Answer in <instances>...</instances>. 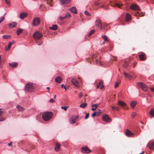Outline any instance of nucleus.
<instances>
[{
  "label": "nucleus",
  "mask_w": 154,
  "mask_h": 154,
  "mask_svg": "<svg viewBox=\"0 0 154 154\" xmlns=\"http://www.w3.org/2000/svg\"><path fill=\"white\" fill-rule=\"evenodd\" d=\"M110 4L112 6L115 7L117 6L119 8H121V6L123 5V4L121 2L117 3V2H113L111 3Z\"/></svg>",
  "instance_id": "nucleus-11"
},
{
  "label": "nucleus",
  "mask_w": 154,
  "mask_h": 154,
  "mask_svg": "<svg viewBox=\"0 0 154 154\" xmlns=\"http://www.w3.org/2000/svg\"><path fill=\"white\" fill-rule=\"evenodd\" d=\"M70 0H60V2L62 5L66 4L69 3Z\"/></svg>",
  "instance_id": "nucleus-25"
},
{
  "label": "nucleus",
  "mask_w": 154,
  "mask_h": 154,
  "mask_svg": "<svg viewBox=\"0 0 154 154\" xmlns=\"http://www.w3.org/2000/svg\"><path fill=\"white\" fill-rule=\"evenodd\" d=\"M118 85H119L118 83L117 82H116L115 83V88H117L118 86Z\"/></svg>",
  "instance_id": "nucleus-49"
},
{
  "label": "nucleus",
  "mask_w": 154,
  "mask_h": 154,
  "mask_svg": "<svg viewBox=\"0 0 154 154\" xmlns=\"http://www.w3.org/2000/svg\"><path fill=\"white\" fill-rule=\"evenodd\" d=\"M2 61H1V57L0 55V64L1 63Z\"/></svg>",
  "instance_id": "nucleus-62"
},
{
  "label": "nucleus",
  "mask_w": 154,
  "mask_h": 154,
  "mask_svg": "<svg viewBox=\"0 0 154 154\" xmlns=\"http://www.w3.org/2000/svg\"><path fill=\"white\" fill-rule=\"evenodd\" d=\"M89 114L88 113H87L86 116H85V119H88V116H89Z\"/></svg>",
  "instance_id": "nucleus-53"
},
{
  "label": "nucleus",
  "mask_w": 154,
  "mask_h": 154,
  "mask_svg": "<svg viewBox=\"0 0 154 154\" xmlns=\"http://www.w3.org/2000/svg\"><path fill=\"white\" fill-rule=\"evenodd\" d=\"M128 65V62H125L123 64V66L124 68H126Z\"/></svg>",
  "instance_id": "nucleus-44"
},
{
  "label": "nucleus",
  "mask_w": 154,
  "mask_h": 154,
  "mask_svg": "<svg viewBox=\"0 0 154 154\" xmlns=\"http://www.w3.org/2000/svg\"><path fill=\"white\" fill-rule=\"evenodd\" d=\"M85 13L86 15H89V13L87 11H85Z\"/></svg>",
  "instance_id": "nucleus-50"
},
{
  "label": "nucleus",
  "mask_w": 154,
  "mask_h": 154,
  "mask_svg": "<svg viewBox=\"0 0 154 154\" xmlns=\"http://www.w3.org/2000/svg\"><path fill=\"white\" fill-rule=\"evenodd\" d=\"M68 106H62L61 107V109H63L65 111H66L67 109V108Z\"/></svg>",
  "instance_id": "nucleus-47"
},
{
  "label": "nucleus",
  "mask_w": 154,
  "mask_h": 154,
  "mask_svg": "<svg viewBox=\"0 0 154 154\" xmlns=\"http://www.w3.org/2000/svg\"><path fill=\"white\" fill-rule=\"evenodd\" d=\"M5 120V119L4 118H2V119H0V122H1L3 121H4Z\"/></svg>",
  "instance_id": "nucleus-57"
},
{
  "label": "nucleus",
  "mask_w": 154,
  "mask_h": 154,
  "mask_svg": "<svg viewBox=\"0 0 154 154\" xmlns=\"http://www.w3.org/2000/svg\"><path fill=\"white\" fill-rule=\"evenodd\" d=\"M138 86L141 88L144 91H147V88L146 84L142 82H139L137 83Z\"/></svg>",
  "instance_id": "nucleus-4"
},
{
  "label": "nucleus",
  "mask_w": 154,
  "mask_h": 154,
  "mask_svg": "<svg viewBox=\"0 0 154 154\" xmlns=\"http://www.w3.org/2000/svg\"><path fill=\"white\" fill-rule=\"evenodd\" d=\"M145 14V13H139V12H138L137 13H136V14L137 16H143Z\"/></svg>",
  "instance_id": "nucleus-35"
},
{
  "label": "nucleus",
  "mask_w": 154,
  "mask_h": 154,
  "mask_svg": "<svg viewBox=\"0 0 154 154\" xmlns=\"http://www.w3.org/2000/svg\"><path fill=\"white\" fill-rule=\"evenodd\" d=\"M71 82L72 84L75 86L76 87H79V86L78 82L75 79H71Z\"/></svg>",
  "instance_id": "nucleus-14"
},
{
  "label": "nucleus",
  "mask_w": 154,
  "mask_h": 154,
  "mask_svg": "<svg viewBox=\"0 0 154 154\" xmlns=\"http://www.w3.org/2000/svg\"><path fill=\"white\" fill-rule=\"evenodd\" d=\"M5 2L8 5H9L10 4V2L9 0H5Z\"/></svg>",
  "instance_id": "nucleus-51"
},
{
  "label": "nucleus",
  "mask_w": 154,
  "mask_h": 154,
  "mask_svg": "<svg viewBox=\"0 0 154 154\" xmlns=\"http://www.w3.org/2000/svg\"><path fill=\"white\" fill-rule=\"evenodd\" d=\"M42 36V34L38 31H36L33 35V38L35 39H40Z\"/></svg>",
  "instance_id": "nucleus-3"
},
{
  "label": "nucleus",
  "mask_w": 154,
  "mask_h": 154,
  "mask_svg": "<svg viewBox=\"0 0 154 154\" xmlns=\"http://www.w3.org/2000/svg\"><path fill=\"white\" fill-rule=\"evenodd\" d=\"M40 20L38 17L35 18L33 20V24L34 26H37L40 23Z\"/></svg>",
  "instance_id": "nucleus-8"
},
{
  "label": "nucleus",
  "mask_w": 154,
  "mask_h": 154,
  "mask_svg": "<svg viewBox=\"0 0 154 154\" xmlns=\"http://www.w3.org/2000/svg\"><path fill=\"white\" fill-rule=\"evenodd\" d=\"M149 114L150 115L152 116H154V110L151 109L149 112Z\"/></svg>",
  "instance_id": "nucleus-36"
},
{
  "label": "nucleus",
  "mask_w": 154,
  "mask_h": 154,
  "mask_svg": "<svg viewBox=\"0 0 154 154\" xmlns=\"http://www.w3.org/2000/svg\"><path fill=\"white\" fill-rule=\"evenodd\" d=\"M64 18H65V17H60V19L61 20H63Z\"/></svg>",
  "instance_id": "nucleus-58"
},
{
  "label": "nucleus",
  "mask_w": 154,
  "mask_h": 154,
  "mask_svg": "<svg viewBox=\"0 0 154 154\" xmlns=\"http://www.w3.org/2000/svg\"><path fill=\"white\" fill-rule=\"evenodd\" d=\"M96 116H97V112H95L94 113H93L92 115V117H95Z\"/></svg>",
  "instance_id": "nucleus-48"
},
{
  "label": "nucleus",
  "mask_w": 154,
  "mask_h": 154,
  "mask_svg": "<svg viewBox=\"0 0 154 154\" xmlns=\"http://www.w3.org/2000/svg\"><path fill=\"white\" fill-rule=\"evenodd\" d=\"M105 42L103 41V42H101L100 43V45H103V44H104V43Z\"/></svg>",
  "instance_id": "nucleus-59"
},
{
  "label": "nucleus",
  "mask_w": 154,
  "mask_h": 154,
  "mask_svg": "<svg viewBox=\"0 0 154 154\" xmlns=\"http://www.w3.org/2000/svg\"><path fill=\"white\" fill-rule=\"evenodd\" d=\"M71 15L69 13H67L66 14L65 17L66 18H68L71 17Z\"/></svg>",
  "instance_id": "nucleus-42"
},
{
  "label": "nucleus",
  "mask_w": 154,
  "mask_h": 154,
  "mask_svg": "<svg viewBox=\"0 0 154 154\" xmlns=\"http://www.w3.org/2000/svg\"><path fill=\"white\" fill-rule=\"evenodd\" d=\"M42 42H40L39 44H38V45H40L42 44Z\"/></svg>",
  "instance_id": "nucleus-63"
},
{
  "label": "nucleus",
  "mask_w": 154,
  "mask_h": 154,
  "mask_svg": "<svg viewBox=\"0 0 154 154\" xmlns=\"http://www.w3.org/2000/svg\"><path fill=\"white\" fill-rule=\"evenodd\" d=\"M50 102L51 103H53L54 102V100L53 99H51L50 100Z\"/></svg>",
  "instance_id": "nucleus-52"
},
{
  "label": "nucleus",
  "mask_w": 154,
  "mask_h": 154,
  "mask_svg": "<svg viewBox=\"0 0 154 154\" xmlns=\"http://www.w3.org/2000/svg\"><path fill=\"white\" fill-rule=\"evenodd\" d=\"M148 147L152 150L154 149V141L148 145Z\"/></svg>",
  "instance_id": "nucleus-30"
},
{
  "label": "nucleus",
  "mask_w": 154,
  "mask_h": 154,
  "mask_svg": "<svg viewBox=\"0 0 154 154\" xmlns=\"http://www.w3.org/2000/svg\"><path fill=\"white\" fill-rule=\"evenodd\" d=\"M96 112H97V115H100L102 113V111L100 109H98V110Z\"/></svg>",
  "instance_id": "nucleus-40"
},
{
  "label": "nucleus",
  "mask_w": 154,
  "mask_h": 154,
  "mask_svg": "<svg viewBox=\"0 0 154 154\" xmlns=\"http://www.w3.org/2000/svg\"><path fill=\"white\" fill-rule=\"evenodd\" d=\"M95 32L94 30H92L88 34V36L90 37L92 34L94 33Z\"/></svg>",
  "instance_id": "nucleus-43"
},
{
  "label": "nucleus",
  "mask_w": 154,
  "mask_h": 154,
  "mask_svg": "<svg viewBox=\"0 0 154 154\" xmlns=\"http://www.w3.org/2000/svg\"><path fill=\"white\" fill-rule=\"evenodd\" d=\"M34 88H35L33 85V83L32 82H29L25 86V90L28 92H32Z\"/></svg>",
  "instance_id": "nucleus-2"
},
{
  "label": "nucleus",
  "mask_w": 154,
  "mask_h": 154,
  "mask_svg": "<svg viewBox=\"0 0 154 154\" xmlns=\"http://www.w3.org/2000/svg\"><path fill=\"white\" fill-rule=\"evenodd\" d=\"M17 23L15 22H12L8 24L9 27L11 28H12L15 27Z\"/></svg>",
  "instance_id": "nucleus-17"
},
{
  "label": "nucleus",
  "mask_w": 154,
  "mask_h": 154,
  "mask_svg": "<svg viewBox=\"0 0 154 154\" xmlns=\"http://www.w3.org/2000/svg\"><path fill=\"white\" fill-rule=\"evenodd\" d=\"M53 113L51 112H44L42 116V119L45 121H48L51 118Z\"/></svg>",
  "instance_id": "nucleus-1"
},
{
  "label": "nucleus",
  "mask_w": 154,
  "mask_h": 154,
  "mask_svg": "<svg viewBox=\"0 0 154 154\" xmlns=\"http://www.w3.org/2000/svg\"><path fill=\"white\" fill-rule=\"evenodd\" d=\"M79 118L78 115L74 116H72L69 119V123L70 124H73L76 122V119Z\"/></svg>",
  "instance_id": "nucleus-5"
},
{
  "label": "nucleus",
  "mask_w": 154,
  "mask_h": 154,
  "mask_svg": "<svg viewBox=\"0 0 154 154\" xmlns=\"http://www.w3.org/2000/svg\"><path fill=\"white\" fill-rule=\"evenodd\" d=\"M2 109H0V116H2V114L3 112L2 111Z\"/></svg>",
  "instance_id": "nucleus-54"
},
{
  "label": "nucleus",
  "mask_w": 154,
  "mask_h": 154,
  "mask_svg": "<svg viewBox=\"0 0 154 154\" xmlns=\"http://www.w3.org/2000/svg\"><path fill=\"white\" fill-rule=\"evenodd\" d=\"M83 96V95H82V93H80L79 95V98H81Z\"/></svg>",
  "instance_id": "nucleus-56"
},
{
  "label": "nucleus",
  "mask_w": 154,
  "mask_h": 154,
  "mask_svg": "<svg viewBox=\"0 0 154 154\" xmlns=\"http://www.w3.org/2000/svg\"><path fill=\"white\" fill-rule=\"evenodd\" d=\"M23 31V29L19 28L17 31L16 32L17 35H19L20 33H21Z\"/></svg>",
  "instance_id": "nucleus-34"
},
{
  "label": "nucleus",
  "mask_w": 154,
  "mask_h": 154,
  "mask_svg": "<svg viewBox=\"0 0 154 154\" xmlns=\"http://www.w3.org/2000/svg\"><path fill=\"white\" fill-rule=\"evenodd\" d=\"M62 79L60 76L57 77L55 79V81L56 82L60 83L61 82Z\"/></svg>",
  "instance_id": "nucleus-28"
},
{
  "label": "nucleus",
  "mask_w": 154,
  "mask_h": 154,
  "mask_svg": "<svg viewBox=\"0 0 154 154\" xmlns=\"http://www.w3.org/2000/svg\"><path fill=\"white\" fill-rule=\"evenodd\" d=\"M61 145L58 143H57L54 148L55 150L56 151H58L60 150V146Z\"/></svg>",
  "instance_id": "nucleus-16"
},
{
  "label": "nucleus",
  "mask_w": 154,
  "mask_h": 154,
  "mask_svg": "<svg viewBox=\"0 0 154 154\" xmlns=\"http://www.w3.org/2000/svg\"><path fill=\"white\" fill-rule=\"evenodd\" d=\"M112 108L113 110H119V108L117 106H112Z\"/></svg>",
  "instance_id": "nucleus-37"
},
{
  "label": "nucleus",
  "mask_w": 154,
  "mask_h": 154,
  "mask_svg": "<svg viewBox=\"0 0 154 154\" xmlns=\"http://www.w3.org/2000/svg\"><path fill=\"white\" fill-rule=\"evenodd\" d=\"M16 108L18 109V111L23 112L24 110V108L19 105H17Z\"/></svg>",
  "instance_id": "nucleus-21"
},
{
  "label": "nucleus",
  "mask_w": 154,
  "mask_h": 154,
  "mask_svg": "<svg viewBox=\"0 0 154 154\" xmlns=\"http://www.w3.org/2000/svg\"><path fill=\"white\" fill-rule=\"evenodd\" d=\"M100 4V3H98V2H95L94 4V6H94V8L95 9H97L98 8H96V7H95V6H97L98 5H99Z\"/></svg>",
  "instance_id": "nucleus-41"
},
{
  "label": "nucleus",
  "mask_w": 154,
  "mask_h": 154,
  "mask_svg": "<svg viewBox=\"0 0 154 154\" xmlns=\"http://www.w3.org/2000/svg\"><path fill=\"white\" fill-rule=\"evenodd\" d=\"M108 5L107 4H106L105 3H104L103 5H100V8H104L106 9H108Z\"/></svg>",
  "instance_id": "nucleus-29"
},
{
  "label": "nucleus",
  "mask_w": 154,
  "mask_h": 154,
  "mask_svg": "<svg viewBox=\"0 0 154 154\" xmlns=\"http://www.w3.org/2000/svg\"><path fill=\"white\" fill-rule=\"evenodd\" d=\"M81 151L84 153H89L91 152V150L88 149L87 147L85 146L81 148Z\"/></svg>",
  "instance_id": "nucleus-9"
},
{
  "label": "nucleus",
  "mask_w": 154,
  "mask_h": 154,
  "mask_svg": "<svg viewBox=\"0 0 154 154\" xmlns=\"http://www.w3.org/2000/svg\"><path fill=\"white\" fill-rule=\"evenodd\" d=\"M14 42H15L14 41H13L12 42H10L8 45V48H6V50L7 51L9 50L10 48L11 47V45L13 44H14Z\"/></svg>",
  "instance_id": "nucleus-23"
},
{
  "label": "nucleus",
  "mask_w": 154,
  "mask_h": 154,
  "mask_svg": "<svg viewBox=\"0 0 154 154\" xmlns=\"http://www.w3.org/2000/svg\"><path fill=\"white\" fill-rule=\"evenodd\" d=\"M131 15L127 13L126 17V21H129L131 20Z\"/></svg>",
  "instance_id": "nucleus-24"
},
{
  "label": "nucleus",
  "mask_w": 154,
  "mask_h": 154,
  "mask_svg": "<svg viewBox=\"0 0 154 154\" xmlns=\"http://www.w3.org/2000/svg\"><path fill=\"white\" fill-rule=\"evenodd\" d=\"M65 87V85L63 84H62L61 85V87L62 88H63L64 87Z\"/></svg>",
  "instance_id": "nucleus-60"
},
{
  "label": "nucleus",
  "mask_w": 154,
  "mask_h": 154,
  "mask_svg": "<svg viewBox=\"0 0 154 154\" xmlns=\"http://www.w3.org/2000/svg\"><path fill=\"white\" fill-rule=\"evenodd\" d=\"M95 25L98 28H100V30L102 29V25L101 23V20L100 19L97 20L95 22Z\"/></svg>",
  "instance_id": "nucleus-10"
},
{
  "label": "nucleus",
  "mask_w": 154,
  "mask_h": 154,
  "mask_svg": "<svg viewBox=\"0 0 154 154\" xmlns=\"http://www.w3.org/2000/svg\"><path fill=\"white\" fill-rule=\"evenodd\" d=\"M151 90L154 92V87H151L150 88Z\"/></svg>",
  "instance_id": "nucleus-55"
},
{
  "label": "nucleus",
  "mask_w": 154,
  "mask_h": 154,
  "mask_svg": "<svg viewBox=\"0 0 154 154\" xmlns=\"http://www.w3.org/2000/svg\"><path fill=\"white\" fill-rule=\"evenodd\" d=\"M18 64V63L16 62H13L12 63H9V66L13 68L16 67Z\"/></svg>",
  "instance_id": "nucleus-22"
},
{
  "label": "nucleus",
  "mask_w": 154,
  "mask_h": 154,
  "mask_svg": "<svg viewBox=\"0 0 154 154\" xmlns=\"http://www.w3.org/2000/svg\"><path fill=\"white\" fill-rule=\"evenodd\" d=\"M102 38L104 39V41L105 42H108L109 41V39L107 37L106 35H103L101 36Z\"/></svg>",
  "instance_id": "nucleus-32"
},
{
  "label": "nucleus",
  "mask_w": 154,
  "mask_h": 154,
  "mask_svg": "<svg viewBox=\"0 0 154 154\" xmlns=\"http://www.w3.org/2000/svg\"><path fill=\"white\" fill-rule=\"evenodd\" d=\"M69 10L75 14H77V13L76 8L75 7H73L69 9Z\"/></svg>",
  "instance_id": "nucleus-19"
},
{
  "label": "nucleus",
  "mask_w": 154,
  "mask_h": 154,
  "mask_svg": "<svg viewBox=\"0 0 154 154\" xmlns=\"http://www.w3.org/2000/svg\"><path fill=\"white\" fill-rule=\"evenodd\" d=\"M137 115V113L135 112H134L132 113V115L131 116V117L132 118H134V117Z\"/></svg>",
  "instance_id": "nucleus-45"
},
{
  "label": "nucleus",
  "mask_w": 154,
  "mask_h": 154,
  "mask_svg": "<svg viewBox=\"0 0 154 154\" xmlns=\"http://www.w3.org/2000/svg\"><path fill=\"white\" fill-rule=\"evenodd\" d=\"M57 28H58V26L57 25H52V27H50L49 29L51 30H56L57 29Z\"/></svg>",
  "instance_id": "nucleus-27"
},
{
  "label": "nucleus",
  "mask_w": 154,
  "mask_h": 154,
  "mask_svg": "<svg viewBox=\"0 0 154 154\" xmlns=\"http://www.w3.org/2000/svg\"><path fill=\"white\" fill-rule=\"evenodd\" d=\"M5 14L1 18H0V23H1L5 19Z\"/></svg>",
  "instance_id": "nucleus-39"
},
{
  "label": "nucleus",
  "mask_w": 154,
  "mask_h": 154,
  "mask_svg": "<svg viewBox=\"0 0 154 154\" xmlns=\"http://www.w3.org/2000/svg\"><path fill=\"white\" fill-rule=\"evenodd\" d=\"M118 103L119 105L122 107H124L126 106V104L125 103L121 100L118 101Z\"/></svg>",
  "instance_id": "nucleus-18"
},
{
  "label": "nucleus",
  "mask_w": 154,
  "mask_h": 154,
  "mask_svg": "<svg viewBox=\"0 0 154 154\" xmlns=\"http://www.w3.org/2000/svg\"><path fill=\"white\" fill-rule=\"evenodd\" d=\"M12 143V142H11L9 143H8V145L9 146H11V144Z\"/></svg>",
  "instance_id": "nucleus-61"
},
{
  "label": "nucleus",
  "mask_w": 154,
  "mask_h": 154,
  "mask_svg": "<svg viewBox=\"0 0 154 154\" xmlns=\"http://www.w3.org/2000/svg\"><path fill=\"white\" fill-rule=\"evenodd\" d=\"M123 74L125 77L128 78H130L131 77V75L130 74L127 73L125 72H124Z\"/></svg>",
  "instance_id": "nucleus-33"
},
{
  "label": "nucleus",
  "mask_w": 154,
  "mask_h": 154,
  "mask_svg": "<svg viewBox=\"0 0 154 154\" xmlns=\"http://www.w3.org/2000/svg\"><path fill=\"white\" fill-rule=\"evenodd\" d=\"M137 104V102L135 101H133L131 104V108L133 109Z\"/></svg>",
  "instance_id": "nucleus-31"
},
{
  "label": "nucleus",
  "mask_w": 154,
  "mask_h": 154,
  "mask_svg": "<svg viewBox=\"0 0 154 154\" xmlns=\"http://www.w3.org/2000/svg\"><path fill=\"white\" fill-rule=\"evenodd\" d=\"M144 152V151H143V152L142 153H140V154H143Z\"/></svg>",
  "instance_id": "nucleus-64"
},
{
  "label": "nucleus",
  "mask_w": 154,
  "mask_h": 154,
  "mask_svg": "<svg viewBox=\"0 0 154 154\" xmlns=\"http://www.w3.org/2000/svg\"><path fill=\"white\" fill-rule=\"evenodd\" d=\"M130 8L133 10H139L140 8L137 5L133 4L131 6Z\"/></svg>",
  "instance_id": "nucleus-12"
},
{
  "label": "nucleus",
  "mask_w": 154,
  "mask_h": 154,
  "mask_svg": "<svg viewBox=\"0 0 154 154\" xmlns=\"http://www.w3.org/2000/svg\"><path fill=\"white\" fill-rule=\"evenodd\" d=\"M28 15V14L26 13L22 12L20 14V17L21 19H23L24 18L26 17Z\"/></svg>",
  "instance_id": "nucleus-15"
},
{
  "label": "nucleus",
  "mask_w": 154,
  "mask_h": 154,
  "mask_svg": "<svg viewBox=\"0 0 154 154\" xmlns=\"http://www.w3.org/2000/svg\"><path fill=\"white\" fill-rule=\"evenodd\" d=\"M97 88H99L101 89H102L103 87V83L102 82H100L97 85Z\"/></svg>",
  "instance_id": "nucleus-20"
},
{
  "label": "nucleus",
  "mask_w": 154,
  "mask_h": 154,
  "mask_svg": "<svg viewBox=\"0 0 154 154\" xmlns=\"http://www.w3.org/2000/svg\"><path fill=\"white\" fill-rule=\"evenodd\" d=\"M125 133L126 135L128 137H132L134 135V134L128 129L126 130Z\"/></svg>",
  "instance_id": "nucleus-13"
},
{
  "label": "nucleus",
  "mask_w": 154,
  "mask_h": 154,
  "mask_svg": "<svg viewBox=\"0 0 154 154\" xmlns=\"http://www.w3.org/2000/svg\"><path fill=\"white\" fill-rule=\"evenodd\" d=\"M139 59L141 60H145L146 59L145 54L143 52H140L139 54Z\"/></svg>",
  "instance_id": "nucleus-6"
},
{
  "label": "nucleus",
  "mask_w": 154,
  "mask_h": 154,
  "mask_svg": "<svg viewBox=\"0 0 154 154\" xmlns=\"http://www.w3.org/2000/svg\"><path fill=\"white\" fill-rule=\"evenodd\" d=\"M103 120L106 122H110L111 121V119L106 114H104L102 115Z\"/></svg>",
  "instance_id": "nucleus-7"
},
{
  "label": "nucleus",
  "mask_w": 154,
  "mask_h": 154,
  "mask_svg": "<svg viewBox=\"0 0 154 154\" xmlns=\"http://www.w3.org/2000/svg\"><path fill=\"white\" fill-rule=\"evenodd\" d=\"M87 104L86 103H84L80 105V107L82 108H84L87 106Z\"/></svg>",
  "instance_id": "nucleus-38"
},
{
  "label": "nucleus",
  "mask_w": 154,
  "mask_h": 154,
  "mask_svg": "<svg viewBox=\"0 0 154 154\" xmlns=\"http://www.w3.org/2000/svg\"><path fill=\"white\" fill-rule=\"evenodd\" d=\"M99 106V104H93L92 106V108L91 109V110L92 111L95 110Z\"/></svg>",
  "instance_id": "nucleus-26"
},
{
  "label": "nucleus",
  "mask_w": 154,
  "mask_h": 154,
  "mask_svg": "<svg viewBox=\"0 0 154 154\" xmlns=\"http://www.w3.org/2000/svg\"><path fill=\"white\" fill-rule=\"evenodd\" d=\"M9 37V35H4L2 36V38L4 39L8 38Z\"/></svg>",
  "instance_id": "nucleus-46"
}]
</instances>
